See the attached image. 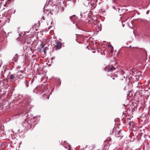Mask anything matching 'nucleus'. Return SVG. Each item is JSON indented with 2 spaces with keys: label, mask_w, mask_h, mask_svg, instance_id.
<instances>
[{
  "label": "nucleus",
  "mask_w": 150,
  "mask_h": 150,
  "mask_svg": "<svg viewBox=\"0 0 150 150\" xmlns=\"http://www.w3.org/2000/svg\"><path fill=\"white\" fill-rule=\"evenodd\" d=\"M18 55L17 54H16L13 57L12 60L15 62L17 61L18 59Z\"/></svg>",
  "instance_id": "1a4fd4ad"
},
{
  "label": "nucleus",
  "mask_w": 150,
  "mask_h": 150,
  "mask_svg": "<svg viewBox=\"0 0 150 150\" xmlns=\"http://www.w3.org/2000/svg\"><path fill=\"white\" fill-rule=\"evenodd\" d=\"M34 79H32V80L31 81L32 82H33L34 81Z\"/></svg>",
  "instance_id": "6ab92c4d"
},
{
  "label": "nucleus",
  "mask_w": 150,
  "mask_h": 150,
  "mask_svg": "<svg viewBox=\"0 0 150 150\" xmlns=\"http://www.w3.org/2000/svg\"><path fill=\"white\" fill-rule=\"evenodd\" d=\"M115 136L117 138L120 137L122 138L123 137V135L121 133V131L119 130L118 131H115Z\"/></svg>",
  "instance_id": "7ed1b4c3"
},
{
  "label": "nucleus",
  "mask_w": 150,
  "mask_h": 150,
  "mask_svg": "<svg viewBox=\"0 0 150 150\" xmlns=\"http://www.w3.org/2000/svg\"><path fill=\"white\" fill-rule=\"evenodd\" d=\"M21 35V34H19V35H20H20Z\"/></svg>",
  "instance_id": "cd10ccee"
},
{
  "label": "nucleus",
  "mask_w": 150,
  "mask_h": 150,
  "mask_svg": "<svg viewBox=\"0 0 150 150\" xmlns=\"http://www.w3.org/2000/svg\"><path fill=\"white\" fill-rule=\"evenodd\" d=\"M70 145H69V148H70Z\"/></svg>",
  "instance_id": "473e14b6"
},
{
  "label": "nucleus",
  "mask_w": 150,
  "mask_h": 150,
  "mask_svg": "<svg viewBox=\"0 0 150 150\" xmlns=\"http://www.w3.org/2000/svg\"><path fill=\"white\" fill-rule=\"evenodd\" d=\"M147 13H148V11H147Z\"/></svg>",
  "instance_id": "bb28decb"
},
{
  "label": "nucleus",
  "mask_w": 150,
  "mask_h": 150,
  "mask_svg": "<svg viewBox=\"0 0 150 150\" xmlns=\"http://www.w3.org/2000/svg\"><path fill=\"white\" fill-rule=\"evenodd\" d=\"M97 2V0H86L85 1L84 4L86 6H93L94 3Z\"/></svg>",
  "instance_id": "f257e3e1"
},
{
  "label": "nucleus",
  "mask_w": 150,
  "mask_h": 150,
  "mask_svg": "<svg viewBox=\"0 0 150 150\" xmlns=\"http://www.w3.org/2000/svg\"><path fill=\"white\" fill-rule=\"evenodd\" d=\"M108 47H110L111 48V51H112V50L113 49V46L111 45L110 44H108Z\"/></svg>",
  "instance_id": "ddd939ff"
},
{
  "label": "nucleus",
  "mask_w": 150,
  "mask_h": 150,
  "mask_svg": "<svg viewBox=\"0 0 150 150\" xmlns=\"http://www.w3.org/2000/svg\"><path fill=\"white\" fill-rule=\"evenodd\" d=\"M85 149L84 148H83V150H84Z\"/></svg>",
  "instance_id": "a878e982"
},
{
  "label": "nucleus",
  "mask_w": 150,
  "mask_h": 150,
  "mask_svg": "<svg viewBox=\"0 0 150 150\" xmlns=\"http://www.w3.org/2000/svg\"><path fill=\"white\" fill-rule=\"evenodd\" d=\"M116 1H116V0H114V2H115V3H116Z\"/></svg>",
  "instance_id": "aec40b11"
},
{
  "label": "nucleus",
  "mask_w": 150,
  "mask_h": 150,
  "mask_svg": "<svg viewBox=\"0 0 150 150\" xmlns=\"http://www.w3.org/2000/svg\"><path fill=\"white\" fill-rule=\"evenodd\" d=\"M40 46L41 47V50H42L43 49V50L45 54L47 52V50L48 49V47H45V45H40Z\"/></svg>",
  "instance_id": "6e6552de"
},
{
  "label": "nucleus",
  "mask_w": 150,
  "mask_h": 150,
  "mask_svg": "<svg viewBox=\"0 0 150 150\" xmlns=\"http://www.w3.org/2000/svg\"><path fill=\"white\" fill-rule=\"evenodd\" d=\"M55 44L54 45L56 49V50H59L60 49L62 45V43L57 40H55Z\"/></svg>",
  "instance_id": "f03ea898"
},
{
  "label": "nucleus",
  "mask_w": 150,
  "mask_h": 150,
  "mask_svg": "<svg viewBox=\"0 0 150 150\" xmlns=\"http://www.w3.org/2000/svg\"><path fill=\"white\" fill-rule=\"evenodd\" d=\"M113 79H114V78H113Z\"/></svg>",
  "instance_id": "c756f323"
},
{
  "label": "nucleus",
  "mask_w": 150,
  "mask_h": 150,
  "mask_svg": "<svg viewBox=\"0 0 150 150\" xmlns=\"http://www.w3.org/2000/svg\"><path fill=\"white\" fill-rule=\"evenodd\" d=\"M124 25H122L123 26H124Z\"/></svg>",
  "instance_id": "2f4dec72"
},
{
  "label": "nucleus",
  "mask_w": 150,
  "mask_h": 150,
  "mask_svg": "<svg viewBox=\"0 0 150 150\" xmlns=\"http://www.w3.org/2000/svg\"><path fill=\"white\" fill-rule=\"evenodd\" d=\"M50 94H51V92L50 93Z\"/></svg>",
  "instance_id": "7c9ffc66"
},
{
  "label": "nucleus",
  "mask_w": 150,
  "mask_h": 150,
  "mask_svg": "<svg viewBox=\"0 0 150 150\" xmlns=\"http://www.w3.org/2000/svg\"><path fill=\"white\" fill-rule=\"evenodd\" d=\"M117 9H118V11H119V12L120 13H121V12H120V8H117Z\"/></svg>",
  "instance_id": "f3484780"
},
{
  "label": "nucleus",
  "mask_w": 150,
  "mask_h": 150,
  "mask_svg": "<svg viewBox=\"0 0 150 150\" xmlns=\"http://www.w3.org/2000/svg\"><path fill=\"white\" fill-rule=\"evenodd\" d=\"M146 35H147V36L146 37H149V36L147 35L145 33H143L142 34V38H144L145 37H146Z\"/></svg>",
  "instance_id": "9b49d317"
},
{
  "label": "nucleus",
  "mask_w": 150,
  "mask_h": 150,
  "mask_svg": "<svg viewBox=\"0 0 150 150\" xmlns=\"http://www.w3.org/2000/svg\"><path fill=\"white\" fill-rule=\"evenodd\" d=\"M45 96H46V95H44H44H43V96H44V97Z\"/></svg>",
  "instance_id": "412c9836"
},
{
  "label": "nucleus",
  "mask_w": 150,
  "mask_h": 150,
  "mask_svg": "<svg viewBox=\"0 0 150 150\" xmlns=\"http://www.w3.org/2000/svg\"><path fill=\"white\" fill-rule=\"evenodd\" d=\"M115 68L114 67L112 66L111 67L109 68H108L106 67L105 68V70L107 72H109L112 70H115Z\"/></svg>",
  "instance_id": "0eeeda50"
},
{
  "label": "nucleus",
  "mask_w": 150,
  "mask_h": 150,
  "mask_svg": "<svg viewBox=\"0 0 150 150\" xmlns=\"http://www.w3.org/2000/svg\"><path fill=\"white\" fill-rule=\"evenodd\" d=\"M130 126H131V123H129Z\"/></svg>",
  "instance_id": "5701e85b"
},
{
  "label": "nucleus",
  "mask_w": 150,
  "mask_h": 150,
  "mask_svg": "<svg viewBox=\"0 0 150 150\" xmlns=\"http://www.w3.org/2000/svg\"><path fill=\"white\" fill-rule=\"evenodd\" d=\"M59 82L58 83V85H60L61 84V81L59 79Z\"/></svg>",
  "instance_id": "dca6fc26"
},
{
  "label": "nucleus",
  "mask_w": 150,
  "mask_h": 150,
  "mask_svg": "<svg viewBox=\"0 0 150 150\" xmlns=\"http://www.w3.org/2000/svg\"><path fill=\"white\" fill-rule=\"evenodd\" d=\"M15 11H16V10H15V11H14V13H15Z\"/></svg>",
  "instance_id": "393cba45"
},
{
  "label": "nucleus",
  "mask_w": 150,
  "mask_h": 150,
  "mask_svg": "<svg viewBox=\"0 0 150 150\" xmlns=\"http://www.w3.org/2000/svg\"><path fill=\"white\" fill-rule=\"evenodd\" d=\"M6 71V70H4V72H5Z\"/></svg>",
  "instance_id": "b1692460"
},
{
  "label": "nucleus",
  "mask_w": 150,
  "mask_h": 150,
  "mask_svg": "<svg viewBox=\"0 0 150 150\" xmlns=\"http://www.w3.org/2000/svg\"><path fill=\"white\" fill-rule=\"evenodd\" d=\"M24 83L26 87H28L29 86L28 82L26 80H25V81Z\"/></svg>",
  "instance_id": "f8f14e48"
},
{
  "label": "nucleus",
  "mask_w": 150,
  "mask_h": 150,
  "mask_svg": "<svg viewBox=\"0 0 150 150\" xmlns=\"http://www.w3.org/2000/svg\"><path fill=\"white\" fill-rule=\"evenodd\" d=\"M121 14H120V16H121Z\"/></svg>",
  "instance_id": "72a5a7b5"
},
{
  "label": "nucleus",
  "mask_w": 150,
  "mask_h": 150,
  "mask_svg": "<svg viewBox=\"0 0 150 150\" xmlns=\"http://www.w3.org/2000/svg\"><path fill=\"white\" fill-rule=\"evenodd\" d=\"M16 75V77L20 79H22L23 77L22 73L21 71H18Z\"/></svg>",
  "instance_id": "39448f33"
},
{
  "label": "nucleus",
  "mask_w": 150,
  "mask_h": 150,
  "mask_svg": "<svg viewBox=\"0 0 150 150\" xmlns=\"http://www.w3.org/2000/svg\"><path fill=\"white\" fill-rule=\"evenodd\" d=\"M76 25L77 26V24H76Z\"/></svg>",
  "instance_id": "c85d7f7f"
},
{
  "label": "nucleus",
  "mask_w": 150,
  "mask_h": 150,
  "mask_svg": "<svg viewBox=\"0 0 150 150\" xmlns=\"http://www.w3.org/2000/svg\"><path fill=\"white\" fill-rule=\"evenodd\" d=\"M70 19L71 21L74 23H75L77 20V17L75 15H73L70 17Z\"/></svg>",
  "instance_id": "20e7f679"
},
{
  "label": "nucleus",
  "mask_w": 150,
  "mask_h": 150,
  "mask_svg": "<svg viewBox=\"0 0 150 150\" xmlns=\"http://www.w3.org/2000/svg\"><path fill=\"white\" fill-rule=\"evenodd\" d=\"M16 77V74H12L11 75L10 79L11 80H13Z\"/></svg>",
  "instance_id": "9d476101"
},
{
  "label": "nucleus",
  "mask_w": 150,
  "mask_h": 150,
  "mask_svg": "<svg viewBox=\"0 0 150 150\" xmlns=\"http://www.w3.org/2000/svg\"><path fill=\"white\" fill-rule=\"evenodd\" d=\"M30 125L28 124V122L26 120H25L24 122V123L23 124V126L24 127L27 128V129H30L31 128V127H30V128L29 127V125Z\"/></svg>",
  "instance_id": "423d86ee"
},
{
  "label": "nucleus",
  "mask_w": 150,
  "mask_h": 150,
  "mask_svg": "<svg viewBox=\"0 0 150 150\" xmlns=\"http://www.w3.org/2000/svg\"><path fill=\"white\" fill-rule=\"evenodd\" d=\"M112 7L114 9H116L115 7L114 6H113Z\"/></svg>",
  "instance_id": "a211bd4d"
},
{
  "label": "nucleus",
  "mask_w": 150,
  "mask_h": 150,
  "mask_svg": "<svg viewBox=\"0 0 150 150\" xmlns=\"http://www.w3.org/2000/svg\"><path fill=\"white\" fill-rule=\"evenodd\" d=\"M40 117V116H37L35 117H33L34 119H39Z\"/></svg>",
  "instance_id": "4468645a"
},
{
  "label": "nucleus",
  "mask_w": 150,
  "mask_h": 150,
  "mask_svg": "<svg viewBox=\"0 0 150 150\" xmlns=\"http://www.w3.org/2000/svg\"><path fill=\"white\" fill-rule=\"evenodd\" d=\"M47 99H49V96L48 97H47Z\"/></svg>",
  "instance_id": "4be33fe9"
},
{
  "label": "nucleus",
  "mask_w": 150,
  "mask_h": 150,
  "mask_svg": "<svg viewBox=\"0 0 150 150\" xmlns=\"http://www.w3.org/2000/svg\"><path fill=\"white\" fill-rule=\"evenodd\" d=\"M31 102V100L30 99H29L28 100V102H27V103L28 104H29Z\"/></svg>",
  "instance_id": "2eb2a0df"
}]
</instances>
